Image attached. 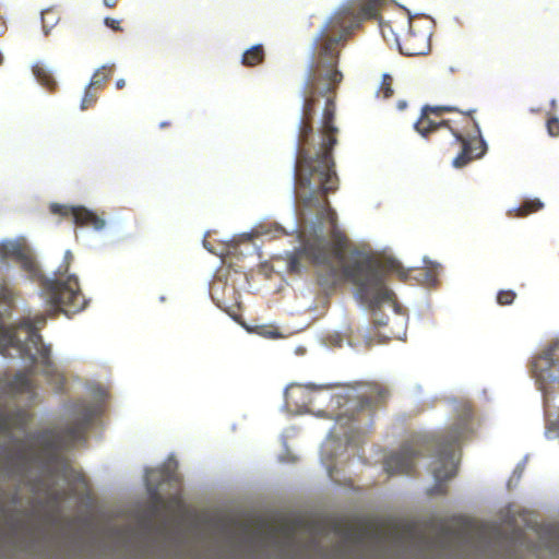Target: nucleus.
Segmentation results:
<instances>
[{
    "mask_svg": "<svg viewBox=\"0 0 559 559\" xmlns=\"http://www.w3.org/2000/svg\"><path fill=\"white\" fill-rule=\"evenodd\" d=\"M169 502L176 504L177 507L180 506V499L177 497L171 498Z\"/></svg>",
    "mask_w": 559,
    "mask_h": 559,
    "instance_id": "obj_35",
    "label": "nucleus"
},
{
    "mask_svg": "<svg viewBox=\"0 0 559 559\" xmlns=\"http://www.w3.org/2000/svg\"><path fill=\"white\" fill-rule=\"evenodd\" d=\"M121 20H117V19H114V17H105L104 20V24L112 29L114 32H123V28L121 27Z\"/></svg>",
    "mask_w": 559,
    "mask_h": 559,
    "instance_id": "obj_30",
    "label": "nucleus"
},
{
    "mask_svg": "<svg viewBox=\"0 0 559 559\" xmlns=\"http://www.w3.org/2000/svg\"><path fill=\"white\" fill-rule=\"evenodd\" d=\"M333 531L341 537L332 550L336 559H386V544L400 546L424 539L409 523L336 521Z\"/></svg>",
    "mask_w": 559,
    "mask_h": 559,
    "instance_id": "obj_5",
    "label": "nucleus"
},
{
    "mask_svg": "<svg viewBox=\"0 0 559 559\" xmlns=\"http://www.w3.org/2000/svg\"><path fill=\"white\" fill-rule=\"evenodd\" d=\"M97 99V90L88 84L81 102V109L86 110L88 108H92L96 104Z\"/></svg>",
    "mask_w": 559,
    "mask_h": 559,
    "instance_id": "obj_25",
    "label": "nucleus"
},
{
    "mask_svg": "<svg viewBox=\"0 0 559 559\" xmlns=\"http://www.w3.org/2000/svg\"><path fill=\"white\" fill-rule=\"evenodd\" d=\"M240 531H241L242 534H246V535L249 534V531H250L249 524H247V523L241 524L240 525Z\"/></svg>",
    "mask_w": 559,
    "mask_h": 559,
    "instance_id": "obj_33",
    "label": "nucleus"
},
{
    "mask_svg": "<svg viewBox=\"0 0 559 559\" xmlns=\"http://www.w3.org/2000/svg\"><path fill=\"white\" fill-rule=\"evenodd\" d=\"M33 74L38 83L47 91L53 92L56 90L57 82L45 64L36 63L33 67Z\"/></svg>",
    "mask_w": 559,
    "mask_h": 559,
    "instance_id": "obj_21",
    "label": "nucleus"
},
{
    "mask_svg": "<svg viewBox=\"0 0 559 559\" xmlns=\"http://www.w3.org/2000/svg\"><path fill=\"white\" fill-rule=\"evenodd\" d=\"M533 371L542 383L559 382V341L535 358Z\"/></svg>",
    "mask_w": 559,
    "mask_h": 559,
    "instance_id": "obj_14",
    "label": "nucleus"
},
{
    "mask_svg": "<svg viewBox=\"0 0 559 559\" xmlns=\"http://www.w3.org/2000/svg\"><path fill=\"white\" fill-rule=\"evenodd\" d=\"M265 51L261 44L254 45L242 53L241 63L245 67H255L264 61Z\"/></svg>",
    "mask_w": 559,
    "mask_h": 559,
    "instance_id": "obj_22",
    "label": "nucleus"
},
{
    "mask_svg": "<svg viewBox=\"0 0 559 559\" xmlns=\"http://www.w3.org/2000/svg\"><path fill=\"white\" fill-rule=\"evenodd\" d=\"M321 216L330 225L328 236L306 238L287 258L289 272L300 273L301 260H307L316 267L317 284L325 294L334 292L344 282H350L358 288L361 297L372 305L393 302L394 293L384 284L385 273H394L401 281L406 282L412 270L405 269L393 258H386L380 263L359 253L346 263L345 257L352 242L338 227L336 212L328 206Z\"/></svg>",
    "mask_w": 559,
    "mask_h": 559,
    "instance_id": "obj_1",
    "label": "nucleus"
},
{
    "mask_svg": "<svg viewBox=\"0 0 559 559\" xmlns=\"http://www.w3.org/2000/svg\"><path fill=\"white\" fill-rule=\"evenodd\" d=\"M2 260H12L20 264L21 269L31 280L40 278V270L32 250L19 241H8L0 246Z\"/></svg>",
    "mask_w": 559,
    "mask_h": 559,
    "instance_id": "obj_12",
    "label": "nucleus"
},
{
    "mask_svg": "<svg viewBox=\"0 0 559 559\" xmlns=\"http://www.w3.org/2000/svg\"><path fill=\"white\" fill-rule=\"evenodd\" d=\"M383 0H365L354 5V12H379Z\"/></svg>",
    "mask_w": 559,
    "mask_h": 559,
    "instance_id": "obj_26",
    "label": "nucleus"
},
{
    "mask_svg": "<svg viewBox=\"0 0 559 559\" xmlns=\"http://www.w3.org/2000/svg\"><path fill=\"white\" fill-rule=\"evenodd\" d=\"M397 107H399V109L403 110L406 107V103L405 102H399Z\"/></svg>",
    "mask_w": 559,
    "mask_h": 559,
    "instance_id": "obj_36",
    "label": "nucleus"
},
{
    "mask_svg": "<svg viewBox=\"0 0 559 559\" xmlns=\"http://www.w3.org/2000/svg\"><path fill=\"white\" fill-rule=\"evenodd\" d=\"M114 64L103 66L95 71L93 74L90 85L94 88L98 90L103 86V84L111 76L114 72Z\"/></svg>",
    "mask_w": 559,
    "mask_h": 559,
    "instance_id": "obj_23",
    "label": "nucleus"
},
{
    "mask_svg": "<svg viewBox=\"0 0 559 559\" xmlns=\"http://www.w3.org/2000/svg\"><path fill=\"white\" fill-rule=\"evenodd\" d=\"M120 0H103V3L105 7L109 9H114L118 5Z\"/></svg>",
    "mask_w": 559,
    "mask_h": 559,
    "instance_id": "obj_32",
    "label": "nucleus"
},
{
    "mask_svg": "<svg viewBox=\"0 0 559 559\" xmlns=\"http://www.w3.org/2000/svg\"><path fill=\"white\" fill-rule=\"evenodd\" d=\"M399 49L406 56H423L430 50L431 33L426 23L419 19L407 17V26L401 34Z\"/></svg>",
    "mask_w": 559,
    "mask_h": 559,
    "instance_id": "obj_10",
    "label": "nucleus"
},
{
    "mask_svg": "<svg viewBox=\"0 0 559 559\" xmlns=\"http://www.w3.org/2000/svg\"><path fill=\"white\" fill-rule=\"evenodd\" d=\"M325 385L293 383L285 390V404L295 413L311 412V406L320 397Z\"/></svg>",
    "mask_w": 559,
    "mask_h": 559,
    "instance_id": "obj_11",
    "label": "nucleus"
},
{
    "mask_svg": "<svg viewBox=\"0 0 559 559\" xmlns=\"http://www.w3.org/2000/svg\"><path fill=\"white\" fill-rule=\"evenodd\" d=\"M515 297V292L511 289L500 290L497 295V302L500 306H509L514 301Z\"/></svg>",
    "mask_w": 559,
    "mask_h": 559,
    "instance_id": "obj_28",
    "label": "nucleus"
},
{
    "mask_svg": "<svg viewBox=\"0 0 559 559\" xmlns=\"http://www.w3.org/2000/svg\"><path fill=\"white\" fill-rule=\"evenodd\" d=\"M35 385L32 379V371L17 372L7 383V391L11 394L33 393Z\"/></svg>",
    "mask_w": 559,
    "mask_h": 559,
    "instance_id": "obj_18",
    "label": "nucleus"
},
{
    "mask_svg": "<svg viewBox=\"0 0 559 559\" xmlns=\"http://www.w3.org/2000/svg\"><path fill=\"white\" fill-rule=\"evenodd\" d=\"M407 17L408 16H401L388 22H380V31L386 43L396 44L399 46L401 34H403L407 26Z\"/></svg>",
    "mask_w": 559,
    "mask_h": 559,
    "instance_id": "obj_17",
    "label": "nucleus"
},
{
    "mask_svg": "<svg viewBox=\"0 0 559 559\" xmlns=\"http://www.w3.org/2000/svg\"><path fill=\"white\" fill-rule=\"evenodd\" d=\"M547 131L550 136L559 135V119L556 117H551L547 120Z\"/></svg>",
    "mask_w": 559,
    "mask_h": 559,
    "instance_id": "obj_29",
    "label": "nucleus"
},
{
    "mask_svg": "<svg viewBox=\"0 0 559 559\" xmlns=\"http://www.w3.org/2000/svg\"><path fill=\"white\" fill-rule=\"evenodd\" d=\"M394 94L393 78L385 73L382 75L381 84L378 88L377 96L383 99L391 98Z\"/></svg>",
    "mask_w": 559,
    "mask_h": 559,
    "instance_id": "obj_24",
    "label": "nucleus"
},
{
    "mask_svg": "<svg viewBox=\"0 0 559 559\" xmlns=\"http://www.w3.org/2000/svg\"><path fill=\"white\" fill-rule=\"evenodd\" d=\"M58 21L59 16L52 9H47L41 12L43 28L45 29L46 34L48 33L49 28L57 24Z\"/></svg>",
    "mask_w": 559,
    "mask_h": 559,
    "instance_id": "obj_27",
    "label": "nucleus"
},
{
    "mask_svg": "<svg viewBox=\"0 0 559 559\" xmlns=\"http://www.w3.org/2000/svg\"><path fill=\"white\" fill-rule=\"evenodd\" d=\"M124 85H126V81L123 79H119L116 81V87L118 90H122L124 87Z\"/></svg>",
    "mask_w": 559,
    "mask_h": 559,
    "instance_id": "obj_34",
    "label": "nucleus"
},
{
    "mask_svg": "<svg viewBox=\"0 0 559 559\" xmlns=\"http://www.w3.org/2000/svg\"><path fill=\"white\" fill-rule=\"evenodd\" d=\"M390 396L389 389L378 382H359L354 385H348L344 394L330 395L331 401L341 405V400L346 403L355 402V407L359 409H373L378 406L385 404Z\"/></svg>",
    "mask_w": 559,
    "mask_h": 559,
    "instance_id": "obj_9",
    "label": "nucleus"
},
{
    "mask_svg": "<svg viewBox=\"0 0 559 559\" xmlns=\"http://www.w3.org/2000/svg\"><path fill=\"white\" fill-rule=\"evenodd\" d=\"M543 207L544 203L539 199H527L519 206L508 210L507 215L510 218H523L540 211Z\"/></svg>",
    "mask_w": 559,
    "mask_h": 559,
    "instance_id": "obj_19",
    "label": "nucleus"
},
{
    "mask_svg": "<svg viewBox=\"0 0 559 559\" xmlns=\"http://www.w3.org/2000/svg\"><path fill=\"white\" fill-rule=\"evenodd\" d=\"M171 123L169 121H163L160 122L159 127L160 128H166V127H169Z\"/></svg>",
    "mask_w": 559,
    "mask_h": 559,
    "instance_id": "obj_37",
    "label": "nucleus"
},
{
    "mask_svg": "<svg viewBox=\"0 0 559 559\" xmlns=\"http://www.w3.org/2000/svg\"><path fill=\"white\" fill-rule=\"evenodd\" d=\"M43 290L48 301L66 313H76L87 304L80 290L78 278L72 275L66 280H46L43 283Z\"/></svg>",
    "mask_w": 559,
    "mask_h": 559,
    "instance_id": "obj_8",
    "label": "nucleus"
},
{
    "mask_svg": "<svg viewBox=\"0 0 559 559\" xmlns=\"http://www.w3.org/2000/svg\"><path fill=\"white\" fill-rule=\"evenodd\" d=\"M66 257H67V258H68V257H71V252H70V251H67Z\"/></svg>",
    "mask_w": 559,
    "mask_h": 559,
    "instance_id": "obj_38",
    "label": "nucleus"
},
{
    "mask_svg": "<svg viewBox=\"0 0 559 559\" xmlns=\"http://www.w3.org/2000/svg\"><path fill=\"white\" fill-rule=\"evenodd\" d=\"M223 528L224 531H229V530H233L234 526L236 525V522L234 520H226V521H223Z\"/></svg>",
    "mask_w": 559,
    "mask_h": 559,
    "instance_id": "obj_31",
    "label": "nucleus"
},
{
    "mask_svg": "<svg viewBox=\"0 0 559 559\" xmlns=\"http://www.w3.org/2000/svg\"><path fill=\"white\" fill-rule=\"evenodd\" d=\"M253 537L274 542L282 554L290 552L296 548V525L282 523L278 526L265 527L264 524H261L254 531Z\"/></svg>",
    "mask_w": 559,
    "mask_h": 559,
    "instance_id": "obj_13",
    "label": "nucleus"
},
{
    "mask_svg": "<svg viewBox=\"0 0 559 559\" xmlns=\"http://www.w3.org/2000/svg\"><path fill=\"white\" fill-rule=\"evenodd\" d=\"M16 293L8 282L0 281V353L8 355L10 348H15L21 356L28 357L33 364L39 362L41 372L48 381L56 383L61 390L64 378L51 360V348L45 345L39 330L46 324V316L36 314L34 318H23L15 325H7L4 320L14 308Z\"/></svg>",
    "mask_w": 559,
    "mask_h": 559,
    "instance_id": "obj_4",
    "label": "nucleus"
},
{
    "mask_svg": "<svg viewBox=\"0 0 559 559\" xmlns=\"http://www.w3.org/2000/svg\"><path fill=\"white\" fill-rule=\"evenodd\" d=\"M93 419V413L87 409L80 420L62 429H48L35 435L34 439L41 451L49 456L57 455L61 450L84 439L87 427Z\"/></svg>",
    "mask_w": 559,
    "mask_h": 559,
    "instance_id": "obj_7",
    "label": "nucleus"
},
{
    "mask_svg": "<svg viewBox=\"0 0 559 559\" xmlns=\"http://www.w3.org/2000/svg\"><path fill=\"white\" fill-rule=\"evenodd\" d=\"M475 110L462 111L453 106H430L421 108V115L415 123L416 131L431 141L447 140L450 146H457L461 152L452 165L456 168L480 158L487 145L473 114Z\"/></svg>",
    "mask_w": 559,
    "mask_h": 559,
    "instance_id": "obj_3",
    "label": "nucleus"
},
{
    "mask_svg": "<svg viewBox=\"0 0 559 559\" xmlns=\"http://www.w3.org/2000/svg\"><path fill=\"white\" fill-rule=\"evenodd\" d=\"M483 535L484 527L476 521L462 519L454 525L442 524L436 535L425 542V546L430 552H450L472 544L476 537Z\"/></svg>",
    "mask_w": 559,
    "mask_h": 559,
    "instance_id": "obj_6",
    "label": "nucleus"
},
{
    "mask_svg": "<svg viewBox=\"0 0 559 559\" xmlns=\"http://www.w3.org/2000/svg\"><path fill=\"white\" fill-rule=\"evenodd\" d=\"M49 209L52 214L61 217H72L75 225L93 227L95 230H100L105 227V221L102 217L83 206L51 203Z\"/></svg>",
    "mask_w": 559,
    "mask_h": 559,
    "instance_id": "obj_15",
    "label": "nucleus"
},
{
    "mask_svg": "<svg viewBox=\"0 0 559 559\" xmlns=\"http://www.w3.org/2000/svg\"><path fill=\"white\" fill-rule=\"evenodd\" d=\"M24 424V413L10 412L0 405V432H8L11 429Z\"/></svg>",
    "mask_w": 559,
    "mask_h": 559,
    "instance_id": "obj_20",
    "label": "nucleus"
},
{
    "mask_svg": "<svg viewBox=\"0 0 559 559\" xmlns=\"http://www.w3.org/2000/svg\"><path fill=\"white\" fill-rule=\"evenodd\" d=\"M374 324L383 328L381 335L388 340H402L406 335L407 318L404 313L397 311L394 305V316L385 320L378 318L374 313Z\"/></svg>",
    "mask_w": 559,
    "mask_h": 559,
    "instance_id": "obj_16",
    "label": "nucleus"
},
{
    "mask_svg": "<svg viewBox=\"0 0 559 559\" xmlns=\"http://www.w3.org/2000/svg\"><path fill=\"white\" fill-rule=\"evenodd\" d=\"M471 433V420L463 417L453 424L447 431L421 438L412 443H406L390 454L384 461L385 472L392 475H411L415 469V460L428 452L433 456L432 474L437 484L431 488V493L443 495L447 492L444 481L453 478L457 472L455 452L462 440Z\"/></svg>",
    "mask_w": 559,
    "mask_h": 559,
    "instance_id": "obj_2",
    "label": "nucleus"
}]
</instances>
